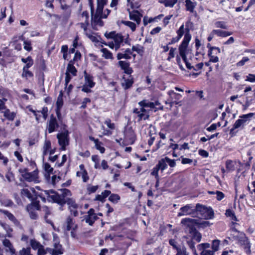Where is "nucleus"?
Listing matches in <instances>:
<instances>
[{"label":"nucleus","mask_w":255,"mask_h":255,"mask_svg":"<svg viewBox=\"0 0 255 255\" xmlns=\"http://www.w3.org/2000/svg\"><path fill=\"white\" fill-rule=\"evenodd\" d=\"M88 1L91 13V25L93 29H97L98 26L102 27L104 25V22L102 20L104 18L102 16L104 6L97 5L94 13L93 0H88Z\"/></svg>","instance_id":"obj_1"},{"label":"nucleus","mask_w":255,"mask_h":255,"mask_svg":"<svg viewBox=\"0 0 255 255\" xmlns=\"http://www.w3.org/2000/svg\"><path fill=\"white\" fill-rule=\"evenodd\" d=\"M191 39V35L189 33V29H186V33L184 35L183 40L179 46V52L180 56L183 60H185L187 56H191V50L188 47L189 42Z\"/></svg>","instance_id":"obj_2"},{"label":"nucleus","mask_w":255,"mask_h":255,"mask_svg":"<svg viewBox=\"0 0 255 255\" xmlns=\"http://www.w3.org/2000/svg\"><path fill=\"white\" fill-rule=\"evenodd\" d=\"M105 36L108 39H113L116 45V51H117L124 43L129 44L128 37L124 39V36L120 33H116L115 31L106 32Z\"/></svg>","instance_id":"obj_3"},{"label":"nucleus","mask_w":255,"mask_h":255,"mask_svg":"<svg viewBox=\"0 0 255 255\" xmlns=\"http://www.w3.org/2000/svg\"><path fill=\"white\" fill-rule=\"evenodd\" d=\"M39 196L44 202H45L47 199L49 202H55L60 205H63V199L59 197V194L56 193L54 190H44Z\"/></svg>","instance_id":"obj_4"},{"label":"nucleus","mask_w":255,"mask_h":255,"mask_svg":"<svg viewBox=\"0 0 255 255\" xmlns=\"http://www.w3.org/2000/svg\"><path fill=\"white\" fill-rule=\"evenodd\" d=\"M70 132L67 129H64L63 131L58 133L56 137L58 139V142L60 146V149L65 150L66 146L70 143Z\"/></svg>","instance_id":"obj_5"},{"label":"nucleus","mask_w":255,"mask_h":255,"mask_svg":"<svg viewBox=\"0 0 255 255\" xmlns=\"http://www.w3.org/2000/svg\"><path fill=\"white\" fill-rule=\"evenodd\" d=\"M196 211L199 212L201 218L206 220L213 219L214 217V213L211 208H207L200 204H196Z\"/></svg>","instance_id":"obj_6"},{"label":"nucleus","mask_w":255,"mask_h":255,"mask_svg":"<svg viewBox=\"0 0 255 255\" xmlns=\"http://www.w3.org/2000/svg\"><path fill=\"white\" fill-rule=\"evenodd\" d=\"M19 172L21 174V176L27 182H34L38 183L39 182L38 173L36 171L31 172H28L26 168H20L18 170Z\"/></svg>","instance_id":"obj_7"},{"label":"nucleus","mask_w":255,"mask_h":255,"mask_svg":"<svg viewBox=\"0 0 255 255\" xmlns=\"http://www.w3.org/2000/svg\"><path fill=\"white\" fill-rule=\"evenodd\" d=\"M59 127V123L57 118L52 114L46 123V130L49 133L56 131Z\"/></svg>","instance_id":"obj_8"},{"label":"nucleus","mask_w":255,"mask_h":255,"mask_svg":"<svg viewBox=\"0 0 255 255\" xmlns=\"http://www.w3.org/2000/svg\"><path fill=\"white\" fill-rule=\"evenodd\" d=\"M254 115V114L252 113L243 115L241 116V119L236 121L234 124L233 128L231 129V132H232L235 129L243 127L246 124L247 122L250 119V118L253 117Z\"/></svg>","instance_id":"obj_9"},{"label":"nucleus","mask_w":255,"mask_h":255,"mask_svg":"<svg viewBox=\"0 0 255 255\" xmlns=\"http://www.w3.org/2000/svg\"><path fill=\"white\" fill-rule=\"evenodd\" d=\"M196 211V206L194 207L193 204H187L180 208L178 213V216H184L191 215L194 214Z\"/></svg>","instance_id":"obj_10"},{"label":"nucleus","mask_w":255,"mask_h":255,"mask_svg":"<svg viewBox=\"0 0 255 255\" xmlns=\"http://www.w3.org/2000/svg\"><path fill=\"white\" fill-rule=\"evenodd\" d=\"M149 110L147 109L143 106H140L139 108H135L133 110V113L137 115L139 121L141 120H145L148 119Z\"/></svg>","instance_id":"obj_11"},{"label":"nucleus","mask_w":255,"mask_h":255,"mask_svg":"<svg viewBox=\"0 0 255 255\" xmlns=\"http://www.w3.org/2000/svg\"><path fill=\"white\" fill-rule=\"evenodd\" d=\"M196 221L195 219L186 218L182 219L181 223L185 227L189 228V233L191 234L196 229L194 227V225L196 224Z\"/></svg>","instance_id":"obj_12"},{"label":"nucleus","mask_w":255,"mask_h":255,"mask_svg":"<svg viewBox=\"0 0 255 255\" xmlns=\"http://www.w3.org/2000/svg\"><path fill=\"white\" fill-rule=\"evenodd\" d=\"M66 203L68 205L71 214L75 217L77 216L78 215L77 209L79 208V205L76 203L75 200L72 198H68Z\"/></svg>","instance_id":"obj_13"},{"label":"nucleus","mask_w":255,"mask_h":255,"mask_svg":"<svg viewBox=\"0 0 255 255\" xmlns=\"http://www.w3.org/2000/svg\"><path fill=\"white\" fill-rule=\"evenodd\" d=\"M98 219L96 214L94 213V210L93 209H90L87 215L84 216V220L86 223L88 224L90 226H92L95 221Z\"/></svg>","instance_id":"obj_14"},{"label":"nucleus","mask_w":255,"mask_h":255,"mask_svg":"<svg viewBox=\"0 0 255 255\" xmlns=\"http://www.w3.org/2000/svg\"><path fill=\"white\" fill-rule=\"evenodd\" d=\"M217 51L216 55L220 53V49L219 47L215 46H210V50L208 51V55L210 57V62L216 63L219 61V58L217 55L214 54V51Z\"/></svg>","instance_id":"obj_15"},{"label":"nucleus","mask_w":255,"mask_h":255,"mask_svg":"<svg viewBox=\"0 0 255 255\" xmlns=\"http://www.w3.org/2000/svg\"><path fill=\"white\" fill-rule=\"evenodd\" d=\"M53 247V248H47L48 253L51 255H61L63 254L64 250L61 245L55 243Z\"/></svg>","instance_id":"obj_16"},{"label":"nucleus","mask_w":255,"mask_h":255,"mask_svg":"<svg viewBox=\"0 0 255 255\" xmlns=\"http://www.w3.org/2000/svg\"><path fill=\"white\" fill-rule=\"evenodd\" d=\"M239 242L241 245L244 246V249L247 254L250 253V246L249 245L248 240L244 234H240L239 238Z\"/></svg>","instance_id":"obj_17"},{"label":"nucleus","mask_w":255,"mask_h":255,"mask_svg":"<svg viewBox=\"0 0 255 255\" xmlns=\"http://www.w3.org/2000/svg\"><path fill=\"white\" fill-rule=\"evenodd\" d=\"M128 10L129 17L130 20L136 22L137 25H139L141 21V18L142 17V14L137 10H134L132 11Z\"/></svg>","instance_id":"obj_18"},{"label":"nucleus","mask_w":255,"mask_h":255,"mask_svg":"<svg viewBox=\"0 0 255 255\" xmlns=\"http://www.w3.org/2000/svg\"><path fill=\"white\" fill-rule=\"evenodd\" d=\"M132 54V50L129 48L126 49L124 52H119L117 57L118 60L125 59L126 60L130 59Z\"/></svg>","instance_id":"obj_19"},{"label":"nucleus","mask_w":255,"mask_h":255,"mask_svg":"<svg viewBox=\"0 0 255 255\" xmlns=\"http://www.w3.org/2000/svg\"><path fill=\"white\" fill-rule=\"evenodd\" d=\"M239 161H233L231 160H228L226 162V167L227 172H229L235 170L237 167V164H239Z\"/></svg>","instance_id":"obj_20"},{"label":"nucleus","mask_w":255,"mask_h":255,"mask_svg":"<svg viewBox=\"0 0 255 255\" xmlns=\"http://www.w3.org/2000/svg\"><path fill=\"white\" fill-rule=\"evenodd\" d=\"M158 104V102H156L155 104L153 102H150L147 100H143L138 103L139 106H143L147 109L149 110V111L155 108V105Z\"/></svg>","instance_id":"obj_21"},{"label":"nucleus","mask_w":255,"mask_h":255,"mask_svg":"<svg viewBox=\"0 0 255 255\" xmlns=\"http://www.w3.org/2000/svg\"><path fill=\"white\" fill-rule=\"evenodd\" d=\"M118 65L121 67V68L125 71L126 74H130L132 73V70L129 67V62L125 61H119Z\"/></svg>","instance_id":"obj_22"},{"label":"nucleus","mask_w":255,"mask_h":255,"mask_svg":"<svg viewBox=\"0 0 255 255\" xmlns=\"http://www.w3.org/2000/svg\"><path fill=\"white\" fill-rule=\"evenodd\" d=\"M85 83L84 85L88 86L90 88L95 86V83L93 81V77L84 72Z\"/></svg>","instance_id":"obj_23"},{"label":"nucleus","mask_w":255,"mask_h":255,"mask_svg":"<svg viewBox=\"0 0 255 255\" xmlns=\"http://www.w3.org/2000/svg\"><path fill=\"white\" fill-rule=\"evenodd\" d=\"M170 99V101L172 103H177V101L180 100L182 96L178 93H175L173 90H170L168 92Z\"/></svg>","instance_id":"obj_24"},{"label":"nucleus","mask_w":255,"mask_h":255,"mask_svg":"<svg viewBox=\"0 0 255 255\" xmlns=\"http://www.w3.org/2000/svg\"><path fill=\"white\" fill-rule=\"evenodd\" d=\"M2 244L5 247L8 249L6 250V251H9L11 255L15 254V250L9 240L5 239L3 240Z\"/></svg>","instance_id":"obj_25"},{"label":"nucleus","mask_w":255,"mask_h":255,"mask_svg":"<svg viewBox=\"0 0 255 255\" xmlns=\"http://www.w3.org/2000/svg\"><path fill=\"white\" fill-rule=\"evenodd\" d=\"M46 15L51 19L52 24L56 26L60 20L61 16L58 14H51L49 12L46 13Z\"/></svg>","instance_id":"obj_26"},{"label":"nucleus","mask_w":255,"mask_h":255,"mask_svg":"<svg viewBox=\"0 0 255 255\" xmlns=\"http://www.w3.org/2000/svg\"><path fill=\"white\" fill-rule=\"evenodd\" d=\"M77 228V226L73 223L72 219L71 217H68L66 220V230L67 231H70L71 230H75Z\"/></svg>","instance_id":"obj_27"},{"label":"nucleus","mask_w":255,"mask_h":255,"mask_svg":"<svg viewBox=\"0 0 255 255\" xmlns=\"http://www.w3.org/2000/svg\"><path fill=\"white\" fill-rule=\"evenodd\" d=\"M62 193L61 194H59V197L63 199L64 203L63 205L66 204L67 202V199L69 198V197L71 196V192L69 190L67 189H63L61 190Z\"/></svg>","instance_id":"obj_28"},{"label":"nucleus","mask_w":255,"mask_h":255,"mask_svg":"<svg viewBox=\"0 0 255 255\" xmlns=\"http://www.w3.org/2000/svg\"><path fill=\"white\" fill-rule=\"evenodd\" d=\"M101 52L103 53L102 57L106 59H110L113 60L114 59V56L112 53L109 51L108 49L104 48L101 49Z\"/></svg>","instance_id":"obj_29"},{"label":"nucleus","mask_w":255,"mask_h":255,"mask_svg":"<svg viewBox=\"0 0 255 255\" xmlns=\"http://www.w3.org/2000/svg\"><path fill=\"white\" fill-rule=\"evenodd\" d=\"M213 30L215 35L220 37H226L232 34L231 32L223 31L220 29H214Z\"/></svg>","instance_id":"obj_30"},{"label":"nucleus","mask_w":255,"mask_h":255,"mask_svg":"<svg viewBox=\"0 0 255 255\" xmlns=\"http://www.w3.org/2000/svg\"><path fill=\"white\" fill-rule=\"evenodd\" d=\"M43 168L46 172L45 176L46 178L49 177V175L53 173V168L51 167L48 163H44L43 164Z\"/></svg>","instance_id":"obj_31"},{"label":"nucleus","mask_w":255,"mask_h":255,"mask_svg":"<svg viewBox=\"0 0 255 255\" xmlns=\"http://www.w3.org/2000/svg\"><path fill=\"white\" fill-rule=\"evenodd\" d=\"M3 113L4 116L9 121H13L15 117V114L14 112H11L9 109H5Z\"/></svg>","instance_id":"obj_32"},{"label":"nucleus","mask_w":255,"mask_h":255,"mask_svg":"<svg viewBox=\"0 0 255 255\" xmlns=\"http://www.w3.org/2000/svg\"><path fill=\"white\" fill-rule=\"evenodd\" d=\"M0 211L5 215L9 220L14 223V224H17L18 223L17 220L16 219L15 217L10 212L6 210H0Z\"/></svg>","instance_id":"obj_33"},{"label":"nucleus","mask_w":255,"mask_h":255,"mask_svg":"<svg viewBox=\"0 0 255 255\" xmlns=\"http://www.w3.org/2000/svg\"><path fill=\"white\" fill-rule=\"evenodd\" d=\"M51 149V142L49 140H45L43 148V156H45Z\"/></svg>","instance_id":"obj_34"},{"label":"nucleus","mask_w":255,"mask_h":255,"mask_svg":"<svg viewBox=\"0 0 255 255\" xmlns=\"http://www.w3.org/2000/svg\"><path fill=\"white\" fill-rule=\"evenodd\" d=\"M66 73L75 76L77 74V70L73 64L69 63L67 65Z\"/></svg>","instance_id":"obj_35"},{"label":"nucleus","mask_w":255,"mask_h":255,"mask_svg":"<svg viewBox=\"0 0 255 255\" xmlns=\"http://www.w3.org/2000/svg\"><path fill=\"white\" fill-rule=\"evenodd\" d=\"M78 20L81 22H89V13L87 11H84L78 15Z\"/></svg>","instance_id":"obj_36"},{"label":"nucleus","mask_w":255,"mask_h":255,"mask_svg":"<svg viewBox=\"0 0 255 255\" xmlns=\"http://www.w3.org/2000/svg\"><path fill=\"white\" fill-rule=\"evenodd\" d=\"M185 6L186 9L187 11L192 12H193L194 9L196 6V4L191 0H186Z\"/></svg>","instance_id":"obj_37"},{"label":"nucleus","mask_w":255,"mask_h":255,"mask_svg":"<svg viewBox=\"0 0 255 255\" xmlns=\"http://www.w3.org/2000/svg\"><path fill=\"white\" fill-rule=\"evenodd\" d=\"M191 234L192 235L191 240H195L198 243L201 241L202 235L200 233L197 231L196 229L194 231H193L192 233H191Z\"/></svg>","instance_id":"obj_38"},{"label":"nucleus","mask_w":255,"mask_h":255,"mask_svg":"<svg viewBox=\"0 0 255 255\" xmlns=\"http://www.w3.org/2000/svg\"><path fill=\"white\" fill-rule=\"evenodd\" d=\"M56 109H61L63 105V93L62 92H60L59 94L57 102H56Z\"/></svg>","instance_id":"obj_39"},{"label":"nucleus","mask_w":255,"mask_h":255,"mask_svg":"<svg viewBox=\"0 0 255 255\" xmlns=\"http://www.w3.org/2000/svg\"><path fill=\"white\" fill-rule=\"evenodd\" d=\"M159 170L163 171L167 167V164L164 158L161 159L159 161L158 164L156 165Z\"/></svg>","instance_id":"obj_40"},{"label":"nucleus","mask_w":255,"mask_h":255,"mask_svg":"<svg viewBox=\"0 0 255 255\" xmlns=\"http://www.w3.org/2000/svg\"><path fill=\"white\" fill-rule=\"evenodd\" d=\"M47 182L52 184L53 185H55L57 182H58L60 179V177H57L56 175H53L51 178L50 177V175H49V177L48 178H46Z\"/></svg>","instance_id":"obj_41"},{"label":"nucleus","mask_w":255,"mask_h":255,"mask_svg":"<svg viewBox=\"0 0 255 255\" xmlns=\"http://www.w3.org/2000/svg\"><path fill=\"white\" fill-rule=\"evenodd\" d=\"M177 0H163L161 2L165 7H172L177 3Z\"/></svg>","instance_id":"obj_42"},{"label":"nucleus","mask_w":255,"mask_h":255,"mask_svg":"<svg viewBox=\"0 0 255 255\" xmlns=\"http://www.w3.org/2000/svg\"><path fill=\"white\" fill-rule=\"evenodd\" d=\"M122 23L129 27L132 31H134L136 29V24L130 21L122 20Z\"/></svg>","instance_id":"obj_43"},{"label":"nucleus","mask_w":255,"mask_h":255,"mask_svg":"<svg viewBox=\"0 0 255 255\" xmlns=\"http://www.w3.org/2000/svg\"><path fill=\"white\" fill-rule=\"evenodd\" d=\"M33 76V73L29 70H23L22 69V73L21 77L23 78L28 79L29 78H32Z\"/></svg>","instance_id":"obj_44"},{"label":"nucleus","mask_w":255,"mask_h":255,"mask_svg":"<svg viewBox=\"0 0 255 255\" xmlns=\"http://www.w3.org/2000/svg\"><path fill=\"white\" fill-rule=\"evenodd\" d=\"M30 244L31 248L34 250H37L41 246V244L35 239L30 240Z\"/></svg>","instance_id":"obj_45"},{"label":"nucleus","mask_w":255,"mask_h":255,"mask_svg":"<svg viewBox=\"0 0 255 255\" xmlns=\"http://www.w3.org/2000/svg\"><path fill=\"white\" fill-rule=\"evenodd\" d=\"M187 244L188 245L190 249L192 250L194 255H198L195 247V243L192 240H190L187 241Z\"/></svg>","instance_id":"obj_46"},{"label":"nucleus","mask_w":255,"mask_h":255,"mask_svg":"<svg viewBox=\"0 0 255 255\" xmlns=\"http://www.w3.org/2000/svg\"><path fill=\"white\" fill-rule=\"evenodd\" d=\"M225 214L227 217H231L232 220L235 221H238L237 218L236 216H235L234 212L231 209H227L226 211Z\"/></svg>","instance_id":"obj_47"},{"label":"nucleus","mask_w":255,"mask_h":255,"mask_svg":"<svg viewBox=\"0 0 255 255\" xmlns=\"http://www.w3.org/2000/svg\"><path fill=\"white\" fill-rule=\"evenodd\" d=\"M248 189L251 198H253V193L255 192V181L252 182L251 185L248 186Z\"/></svg>","instance_id":"obj_48"},{"label":"nucleus","mask_w":255,"mask_h":255,"mask_svg":"<svg viewBox=\"0 0 255 255\" xmlns=\"http://www.w3.org/2000/svg\"><path fill=\"white\" fill-rule=\"evenodd\" d=\"M120 199V197L118 194H112L109 198V200L114 203H117Z\"/></svg>","instance_id":"obj_49"},{"label":"nucleus","mask_w":255,"mask_h":255,"mask_svg":"<svg viewBox=\"0 0 255 255\" xmlns=\"http://www.w3.org/2000/svg\"><path fill=\"white\" fill-rule=\"evenodd\" d=\"M215 25L217 28H220L222 29H227L228 26L224 21H218L215 23Z\"/></svg>","instance_id":"obj_50"},{"label":"nucleus","mask_w":255,"mask_h":255,"mask_svg":"<svg viewBox=\"0 0 255 255\" xmlns=\"http://www.w3.org/2000/svg\"><path fill=\"white\" fill-rule=\"evenodd\" d=\"M176 51V48L171 47L170 49L169 55L167 59V60L168 61H170L172 58H173L175 57Z\"/></svg>","instance_id":"obj_51"},{"label":"nucleus","mask_w":255,"mask_h":255,"mask_svg":"<svg viewBox=\"0 0 255 255\" xmlns=\"http://www.w3.org/2000/svg\"><path fill=\"white\" fill-rule=\"evenodd\" d=\"M184 33V26L182 24L179 29L177 31V36H176L179 40L182 37Z\"/></svg>","instance_id":"obj_52"},{"label":"nucleus","mask_w":255,"mask_h":255,"mask_svg":"<svg viewBox=\"0 0 255 255\" xmlns=\"http://www.w3.org/2000/svg\"><path fill=\"white\" fill-rule=\"evenodd\" d=\"M102 144V142L99 141V140L95 143L96 149L99 150L101 153H103L105 151V148L101 146Z\"/></svg>","instance_id":"obj_53"},{"label":"nucleus","mask_w":255,"mask_h":255,"mask_svg":"<svg viewBox=\"0 0 255 255\" xmlns=\"http://www.w3.org/2000/svg\"><path fill=\"white\" fill-rule=\"evenodd\" d=\"M98 185L93 186L89 185L87 187V191L89 194L95 193L98 189Z\"/></svg>","instance_id":"obj_54"},{"label":"nucleus","mask_w":255,"mask_h":255,"mask_svg":"<svg viewBox=\"0 0 255 255\" xmlns=\"http://www.w3.org/2000/svg\"><path fill=\"white\" fill-rule=\"evenodd\" d=\"M165 160L167 164H168L171 167H174L176 166V162L174 159H171L168 157H165Z\"/></svg>","instance_id":"obj_55"},{"label":"nucleus","mask_w":255,"mask_h":255,"mask_svg":"<svg viewBox=\"0 0 255 255\" xmlns=\"http://www.w3.org/2000/svg\"><path fill=\"white\" fill-rule=\"evenodd\" d=\"M30 248H23L21 250L19 251L20 255H31L30 253Z\"/></svg>","instance_id":"obj_56"},{"label":"nucleus","mask_w":255,"mask_h":255,"mask_svg":"<svg viewBox=\"0 0 255 255\" xmlns=\"http://www.w3.org/2000/svg\"><path fill=\"white\" fill-rule=\"evenodd\" d=\"M132 84L133 81L131 80L127 79L125 80V82L123 84V85L125 89H128L132 86Z\"/></svg>","instance_id":"obj_57"},{"label":"nucleus","mask_w":255,"mask_h":255,"mask_svg":"<svg viewBox=\"0 0 255 255\" xmlns=\"http://www.w3.org/2000/svg\"><path fill=\"white\" fill-rule=\"evenodd\" d=\"M24 44V49L28 51H30L32 49V47H31V42L28 40H24L23 42Z\"/></svg>","instance_id":"obj_58"},{"label":"nucleus","mask_w":255,"mask_h":255,"mask_svg":"<svg viewBox=\"0 0 255 255\" xmlns=\"http://www.w3.org/2000/svg\"><path fill=\"white\" fill-rule=\"evenodd\" d=\"M21 193L23 196H24L29 199L32 198V195L27 189H23L21 191Z\"/></svg>","instance_id":"obj_59"},{"label":"nucleus","mask_w":255,"mask_h":255,"mask_svg":"<svg viewBox=\"0 0 255 255\" xmlns=\"http://www.w3.org/2000/svg\"><path fill=\"white\" fill-rule=\"evenodd\" d=\"M37 255H45L46 254L47 251V249L46 250L44 249V247L41 245L40 247L37 249Z\"/></svg>","instance_id":"obj_60"},{"label":"nucleus","mask_w":255,"mask_h":255,"mask_svg":"<svg viewBox=\"0 0 255 255\" xmlns=\"http://www.w3.org/2000/svg\"><path fill=\"white\" fill-rule=\"evenodd\" d=\"M105 124L111 129H114L115 128V124L114 123H112L111 120L109 119H108L105 121Z\"/></svg>","instance_id":"obj_61"},{"label":"nucleus","mask_w":255,"mask_h":255,"mask_svg":"<svg viewBox=\"0 0 255 255\" xmlns=\"http://www.w3.org/2000/svg\"><path fill=\"white\" fill-rule=\"evenodd\" d=\"M142 47L139 45H137L135 46H133L132 47V49H130V50H132V52L133 51H136L138 54L141 53L142 52Z\"/></svg>","instance_id":"obj_62"},{"label":"nucleus","mask_w":255,"mask_h":255,"mask_svg":"<svg viewBox=\"0 0 255 255\" xmlns=\"http://www.w3.org/2000/svg\"><path fill=\"white\" fill-rule=\"evenodd\" d=\"M220 241L219 240H214L212 243V249L214 252L218 250Z\"/></svg>","instance_id":"obj_63"},{"label":"nucleus","mask_w":255,"mask_h":255,"mask_svg":"<svg viewBox=\"0 0 255 255\" xmlns=\"http://www.w3.org/2000/svg\"><path fill=\"white\" fill-rule=\"evenodd\" d=\"M176 250L177 251V254L176 255H184L186 252V249L184 247L182 248L179 247Z\"/></svg>","instance_id":"obj_64"}]
</instances>
